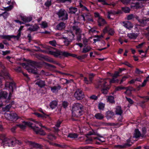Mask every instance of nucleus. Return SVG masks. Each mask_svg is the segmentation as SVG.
I'll use <instances>...</instances> for the list:
<instances>
[{
    "label": "nucleus",
    "mask_w": 149,
    "mask_h": 149,
    "mask_svg": "<svg viewBox=\"0 0 149 149\" xmlns=\"http://www.w3.org/2000/svg\"><path fill=\"white\" fill-rule=\"evenodd\" d=\"M84 113V107L79 103H74L72 107V113L73 116L78 117Z\"/></svg>",
    "instance_id": "f257e3e1"
},
{
    "label": "nucleus",
    "mask_w": 149,
    "mask_h": 149,
    "mask_svg": "<svg viewBox=\"0 0 149 149\" xmlns=\"http://www.w3.org/2000/svg\"><path fill=\"white\" fill-rule=\"evenodd\" d=\"M109 78L101 79L97 83L98 87L102 88L101 91L102 93L106 94L108 93L110 86L107 84L109 81Z\"/></svg>",
    "instance_id": "f03ea898"
},
{
    "label": "nucleus",
    "mask_w": 149,
    "mask_h": 149,
    "mask_svg": "<svg viewBox=\"0 0 149 149\" xmlns=\"http://www.w3.org/2000/svg\"><path fill=\"white\" fill-rule=\"evenodd\" d=\"M24 123L26 125V126L27 125L29 127H31L36 134H39L41 135H44L46 134L45 132L42 129L39 128L36 126H32L33 125L32 123L24 121Z\"/></svg>",
    "instance_id": "7ed1b4c3"
},
{
    "label": "nucleus",
    "mask_w": 149,
    "mask_h": 149,
    "mask_svg": "<svg viewBox=\"0 0 149 149\" xmlns=\"http://www.w3.org/2000/svg\"><path fill=\"white\" fill-rule=\"evenodd\" d=\"M28 62L29 65L31 67V68H27V70L29 72H31L35 74H38L36 68L39 66L38 63L35 61L31 60H29Z\"/></svg>",
    "instance_id": "20e7f679"
},
{
    "label": "nucleus",
    "mask_w": 149,
    "mask_h": 149,
    "mask_svg": "<svg viewBox=\"0 0 149 149\" xmlns=\"http://www.w3.org/2000/svg\"><path fill=\"white\" fill-rule=\"evenodd\" d=\"M15 84L13 82H10L7 81L5 83V87L8 88L11 90V91H10V92L9 93L8 100L6 101V102L7 103H8L9 102V100L10 99L12 95L11 92H13L14 88H15Z\"/></svg>",
    "instance_id": "39448f33"
},
{
    "label": "nucleus",
    "mask_w": 149,
    "mask_h": 149,
    "mask_svg": "<svg viewBox=\"0 0 149 149\" xmlns=\"http://www.w3.org/2000/svg\"><path fill=\"white\" fill-rule=\"evenodd\" d=\"M60 19L64 21L68 19V14L67 12L64 9H61L57 13Z\"/></svg>",
    "instance_id": "423d86ee"
},
{
    "label": "nucleus",
    "mask_w": 149,
    "mask_h": 149,
    "mask_svg": "<svg viewBox=\"0 0 149 149\" xmlns=\"http://www.w3.org/2000/svg\"><path fill=\"white\" fill-rule=\"evenodd\" d=\"M74 96L77 100H80L84 97V95L82 90L78 89L76 90Z\"/></svg>",
    "instance_id": "0eeeda50"
},
{
    "label": "nucleus",
    "mask_w": 149,
    "mask_h": 149,
    "mask_svg": "<svg viewBox=\"0 0 149 149\" xmlns=\"http://www.w3.org/2000/svg\"><path fill=\"white\" fill-rule=\"evenodd\" d=\"M95 74L93 73H91L89 74L88 79L87 78L84 77V81L85 83L87 84H91L93 83V77L95 76Z\"/></svg>",
    "instance_id": "6e6552de"
},
{
    "label": "nucleus",
    "mask_w": 149,
    "mask_h": 149,
    "mask_svg": "<svg viewBox=\"0 0 149 149\" xmlns=\"http://www.w3.org/2000/svg\"><path fill=\"white\" fill-rule=\"evenodd\" d=\"M130 140H129L127 143H125L123 145H116L114 146L115 148H126L131 146L133 144V143L130 142Z\"/></svg>",
    "instance_id": "1a4fd4ad"
},
{
    "label": "nucleus",
    "mask_w": 149,
    "mask_h": 149,
    "mask_svg": "<svg viewBox=\"0 0 149 149\" xmlns=\"http://www.w3.org/2000/svg\"><path fill=\"white\" fill-rule=\"evenodd\" d=\"M51 88V91L53 93H57L58 91L60 90L61 88V86L59 84H57L56 86H54L53 87H49Z\"/></svg>",
    "instance_id": "9d476101"
},
{
    "label": "nucleus",
    "mask_w": 149,
    "mask_h": 149,
    "mask_svg": "<svg viewBox=\"0 0 149 149\" xmlns=\"http://www.w3.org/2000/svg\"><path fill=\"white\" fill-rule=\"evenodd\" d=\"M27 143L29 145L33 147L39 148H42L43 147V146L42 145L31 141H28Z\"/></svg>",
    "instance_id": "9b49d317"
},
{
    "label": "nucleus",
    "mask_w": 149,
    "mask_h": 149,
    "mask_svg": "<svg viewBox=\"0 0 149 149\" xmlns=\"http://www.w3.org/2000/svg\"><path fill=\"white\" fill-rule=\"evenodd\" d=\"M49 53V54L53 55L55 57H59L61 58V50H56L55 51H53L50 50Z\"/></svg>",
    "instance_id": "f8f14e48"
},
{
    "label": "nucleus",
    "mask_w": 149,
    "mask_h": 149,
    "mask_svg": "<svg viewBox=\"0 0 149 149\" xmlns=\"http://www.w3.org/2000/svg\"><path fill=\"white\" fill-rule=\"evenodd\" d=\"M123 26L126 28L130 30L133 27V24L129 21L124 22H123Z\"/></svg>",
    "instance_id": "ddd939ff"
},
{
    "label": "nucleus",
    "mask_w": 149,
    "mask_h": 149,
    "mask_svg": "<svg viewBox=\"0 0 149 149\" xmlns=\"http://www.w3.org/2000/svg\"><path fill=\"white\" fill-rule=\"evenodd\" d=\"M19 17L21 18L22 20L25 22H28L32 20V18L31 17H26L23 16L22 14L19 15Z\"/></svg>",
    "instance_id": "4468645a"
},
{
    "label": "nucleus",
    "mask_w": 149,
    "mask_h": 149,
    "mask_svg": "<svg viewBox=\"0 0 149 149\" xmlns=\"http://www.w3.org/2000/svg\"><path fill=\"white\" fill-rule=\"evenodd\" d=\"M35 84L40 88H42L46 85L45 81L40 79L37 80Z\"/></svg>",
    "instance_id": "2eb2a0df"
},
{
    "label": "nucleus",
    "mask_w": 149,
    "mask_h": 149,
    "mask_svg": "<svg viewBox=\"0 0 149 149\" xmlns=\"http://www.w3.org/2000/svg\"><path fill=\"white\" fill-rule=\"evenodd\" d=\"M72 29L75 31V34H78L82 33V30L77 25H74L72 26Z\"/></svg>",
    "instance_id": "dca6fc26"
},
{
    "label": "nucleus",
    "mask_w": 149,
    "mask_h": 149,
    "mask_svg": "<svg viewBox=\"0 0 149 149\" xmlns=\"http://www.w3.org/2000/svg\"><path fill=\"white\" fill-rule=\"evenodd\" d=\"M15 104L14 101H12L9 104L3 108V110L4 111H8L12 105Z\"/></svg>",
    "instance_id": "f3484780"
},
{
    "label": "nucleus",
    "mask_w": 149,
    "mask_h": 149,
    "mask_svg": "<svg viewBox=\"0 0 149 149\" xmlns=\"http://www.w3.org/2000/svg\"><path fill=\"white\" fill-rule=\"evenodd\" d=\"M106 117L107 119H109L113 117L115 115L114 113L111 111H108L106 112Z\"/></svg>",
    "instance_id": "a211bd4d"
},
{
    "label": "nucleus",
    "mask_w": 149,
    "mask_h": 149,
    "mask_svg": "<svg viewBox=\"0 0 149 149\" xmlns=\"http://www.w3.org/2000/svg\"><path fill=\"white\" fill-rule=\"evenodd\" d=\"M97 21L98 25L99 26H103L107 23L105 20L102 17H99V18H98Z\"/></svg>",
    "instance_id": "6ab92c4d"
},
{
    "label": "nucleus",
    "mask_w": 149,
    "mask_h": 149,
    "mask_svg": "<svg viewBox=\"0 0 149 149\" xmlns=\"http://www.w3.org/2000/svg\"><path fill=\"white\" fill-rule=\"evenodd\" d=\"M65 24L63 22H61L57 25L56 26V29L61 30L64 29L65 28Z\"/></svg>",
    "instance_id": "aec40b11"
},
{
    "label": "nucleus",
    "mask_w": 149,
    "mask_h": 149,
    "mask_svg": "<svg viewBox=\"0 0 149 149\" xmlns=\"http://www.w3.org/2000/svg\"><path fill=\"white\" fill-rule=\"evenodd\" d=\"M115 112L116 114L117 115H122L123 113V111L121 107L120 106H117L115 109Z\"/></svg>",
    "instance_id": "412c9836"
},
{
    "label": "nucleus",
    "mask_w": 149,
    "mask_h": 149,
    "mask_svg": "<svg viewBox=\"0 0 149 149\" xmlns=\"http://www.w3.org/2000/svg\"><path fill=\"white\" fill-rule=\"evenodd\" d=\"M94 117L97 119L102 120L104 118V116L101 113H97L95 114Z\"/></svg>",
    "instance_id": "4be33fe9"
},
{
    "label": "nucleus",
    "mask_w": 149,
    "mask_h": 149,
    "mask_svg": "<svg viewBox=\"0 0 149 149\" xmlns=\"http://www.w3.org/2000/svg\"><path fill=\"white\" fill-rule=\"evenodd\" d=\"M68 34L69 36L67 38L69 39L70 40L72 41L74 39L75 35L72 31H68Z\"/></svg>",
    "instance_id": "5701e85b"
},
{
    "label": "nucleus",
    "mask_w": 149,
    "mask_h": 149,
    "mask_svg": "<svg viewBox=\"0 0 149 149\" xmlns=\"http://www.w3.org/2000/svg\"><path fill=\"white\" fill-rule=\"evenodd\" d=\"M134 137L136 138L141 137V133L137 129H136L135 130L134 133Z\"/></svg>",
    "instance_id": "b1692460"
},
{
    "label": "nucleus",
    "mask_w": 149,
    "mask_h": 149,
    "mask_svg": "<svg viewBox=\"0 0 149 149\" xmlns=\"http://www.w3.org/2000/svg\"><path fill=\"white\" fill-rule=\"evenodd\" d=\"M70 53L68 52L62 51L61 50V58L63 57H68L70 56Z\"/></svg>",
    "instance_id": "393cba45"
},
{
    "label": "nucleus",
    "mask_w": 149,
    "mask_h": 149,
    "mask_svg": "<svg viewBox=\"0 0 149 149\" xmlns=\"http://www.w3.org/2000/svg\"><path fill=\"white\" fill-rule=\"evenodd\" d=\"M119 13L118 12H116L114 11L110 10L107 12L108 16L107 18L109 19H112L111 17V15H115L118 14Z\"/></svg>",
    "instance_id": "a878e982"
},
{
    "label": "nucleus",
    "mask_w": 149,
    "mask_h": 149,
    "mask_svg": "<svg viewBox=\"0 0 149 149\" xmlns=\"http://www.w3.org/2000/svg\"><path fill=\"white\" fill-rule=\"evenodd\" d=\"M2 142L4 143H5L6 144V146H14V141L13 140H3Z\"/></svg>",
    "instance_id": "bb28decb"
},
{
    "label": "nucleus",
    "mask_w": 149,
    "mask_h": 149,
    "mask_svg": "<svg viewBox=\"0 0 149 149\" xmlns=\"http://www.w3.org/2000/svg\"><path fill=\"white\" fill-rule=\"evenodd\" d=\"M8 93L5 91H1L0 92V98L6 99L8 96Z\"/></svg>",
    "instance_id": "cd10ccee"
},
{
    "label": "nucleus",
    "mask_w": 149,
    "mask_h": 149,
    "mask_svg": "<svg viewBox=\"0 0 149 149\" xmlns=\"http://www.w3.org/2000/svg\"><path fill=\"white\" fill-rule=\"evenodd\" d=\"M149 21V18L147 19L146 17H143L141 20L140 21V23L143 25H145L148 24V22Z\"/></svg>",
    "instance_id": "c85d7f7f"
},
{
    "label": "nucleus",
    "mask_w": 149,
    "mask_h": 149,
    "mask_svg": "<svg viewBox=\"0 0 149 149\" xmlns=\"http://www.w3.org/2000/svg\"><path fill=\"white\" fill-rule=\"evenodd\" d=\"M127 36L130 39H135L138 36V35L137 33H128Z\"/></svg>",
    "instance_id": "c756f323"
},
{
    "label": "nucleus",
    "mask_w": 149,
    "mask_h": 149,
    "mask_svg": "<svg viewBox=\"0 0 149 149\" xmlns=\"http://www.w3.org/2000/svg\"><path fill=\"white\" fill-rule=\"evenodd\" d=\"M57 101L56 100H53L50 103V106L52 109H53L57 107Z\"/></svg>",
    "instance_id": "7c9ffc66"
},
{
    "label": "nucleus",
    "mask_w": 149,
    "mask_h": 149,
    "mask_svg": "<svg viewBox=\"0 0 149 149\" xmlns=\"http://www.w3.org/2000/svg\"><path fill=\"white\" fill-rule=\"evenodd\" d=\"M91 49L89 46H85L83 48L81 52L83 53H86L90 51Z\"/></svg>",
    "instance_id": "2f4dec72"
},
{
    "label": "nucleus",
    "mask_w": 149,
    "mask_h": 149,
    "mask_svg": "<svg viewBox=\"0 0 149 149\" xmlns=\"http://www.w3.org/2000/svg\"><path fill=\"white\" fill-rule=\"evenodd\" d=\"M38 28V26L36 24H35L33 26L29 27L28 30L31 31H37Z\"/></svg>",
    "instance_id": "473e14b6"
},
{
    "label": "nucleus",
    "mask_w": 149,
    "mask_h": 149,
    "mask_svg": "<svg viewBox=\"0 0 149 149\" xmlns=\"http://www.w3.org/2000/svg\"><path fill=\"white\" fill-rule=\"evenodd\" d=\"M45 48V47H44ZM46 50H41V52L43 53H45L49 54V52L50 51V50L52 48L51 47H45Z\"/></svg>",
    "instance_id": "72a5a7b5"
},
{
    "label": "nucleus",
    "mask_w": 149,
    "mask_h": 149,
    "mask_svg": "<svg viewBox=\"0 0 149 149\" xmlns=\"http://www.w3.org/2000/svg\"><path fill=\"white\" fill-rule=\"evenodd\" d=\"M11 118H12L11 120H15L18 119V118L17 115L14 112H11Z\"/></svg>",
    "instance_id": "f704fd0d"
},
{
    "label": "nucleus",
    "mask_w": 149,
    "mask_h": 149,
    "mask_svg": "<svg viewBox=\"0 0 149 149\" xmlns=\"http://www.w3.org/2000/svg\"><path fill=\"white\" fill-rule=\"evenodd\" d=\"M78 135L76 133H70L68 134V137L71 139H76Z\"/></svg>",
    "instance_id": "c9c22d12"
},
{
    "label": "nucleus",
    "mask_w": 149,
    "mask_h": 149,
    "mask_svg": "<svg viewBox=\"0 0 149 149\" xmlns=\"http://www.w3.org/2000/svg\"><path fill=\"white\" fill-rule=\"evenodd\" d=\"M69 13L72 14H74L77 11V8L74 7H70L69 8Z\"/></svg>",
    "instance_id": "e433bc0d"
},
{
    "label": "nucleus",
    "mask_w": 149,
    "mask_h": 149,
    "mask_svg": "<svg viewBox=\"0 0 149 149\" xmlns=\"http://www.w3.org/2000/svg\"><path fill=\"white\" fill-rule=\"evenodd\" d=\"M13 4L10 5L8 7H4L3 9H2L3 10H5L6 11H9L11 10L13 8Z\"/></svg>",
    "instance_id": "4c0bfd02"
},
{
    "label": "nucleus",
    "mask_w": 149,
    "mask_h": 149,
    "mask_svg": "<svg viewBox=\"0 0 149 149\" xmlns=\"http://www.w3.org/2000/svg\"><path fill=\"white\" fill-rule=\"evenodd\" d=\"M125 89L126 90V91L124 92V93L127 94H129L130 93L131 91L132 90V87H125Z\"/></svg>",
    "instance_id": "58836bf2"
},
{
    "label": "nucleus",
    "mask_w": 149,
    "mask_h": 149,
    "mask_svg": "<svg viewBox=\"0 0 149 149\" xmlns=\"http://www.w3.org/2000/svg\"><path fill=\"white\" fill-rule=\"evenodd\" d=\"M9 13L6 11H5L3 13L0 14V16H3L4 19H6V18L9 15Z\"/></svg>",
    "instance_id": "ea45409f"
},
{
    "label": "nucleus",
    "mask_w": 149,
    "mask_h": 149,
    "mask_svg": "<svg viewBox=\"0 0 149 149\" xmlns=\"http://www.w3.org/2000/svg\"><path fill=\"white\" fill-rule=\"evenodd\" d=\"M40 25L42 28H45L48 27L47 23L45 21L42 22Z\"/></svg>",
    "instance_id": "a19ab883"
},
{
    "label": "nucleus",
    "mask_w": 149,
    "mask_h": 149,
    "mask_svg": "<svg viewBox=\"0 0 149 149\" xmlns=\"http://www.w3.org/2000/svg\"><path fill=\"white\" fill-rule=\"evenodd\" d=\"M105 104L102 103H99L98 105V109L100 110H103L104 108Z\"/></svg>",
    "instance_id": "79ce46f5"
},
{
    "label": "nucleus",
    "mask_w": 149,
    "mask_h": 149,
    "mask_svg": "<svg viewBox=\"0 0 149 149\" xmlns=\"http://www.w3.org/2000/svg\"><path fill=\"white\" fill-rule=\"evenodd\" d=\"M48 139H56V137L52 134H49L48 135Z\"/></svg>",
    "instance_id": "37998d69"
},
{
    "label": "nucleus",
    "mask_w": 149,
    "mask_h": 149,
    "mask_svg": "<svg viewBox=\"0 0 149 149\" xmlns=\"http://www.w3.org/2000/svg\"><path fill=\"white\" fill-rule=\"evenodd\" d=\"M146 132V128L143 127L142 128V132L141 133V137L142 138H144L145 137V134Z\"/></svg>",
    "instance_id": "c03bdc74"
},
{
    "label": "nucleus",
    "mask_w": 149,
    "mask_h": 149,
    "mask_svg": "<svg viewBox=\"0 0 149 149\" xmlns=\"http://www.w3.org/2000/svg\"><path fill=\"white\" fill-rule=\"evenodd\" d=\"M63 38L65 40L64 42L65 45L66 46L70 44V43L72 41L70 40L69 39L67 38L64 37Z\"/></svg>",
    "instance_id": "a18cd8bd"
},
{
    "label": "nucleus",
    "mask_w": 149,
    "mask_h": 149,
    "mask_svg": "<svg viewBox=\"0 0 149 149\" xmlns=\"http://www.w3.org/2000/svg\"><path fill=\"white\" fill-rule=\"evenodd\" d=\"M1 38L2 39H6L8 40H10L11 38H12V35L9 36L6 35H3L1 36Z\"/></svg>",
    "instance_id": "49530a36"
},
{
    "label": "nucleus",
    "mask_w": 149,
    "mask_h": 149,
    "mask_svg": "<svg viewBox=\"0 0 149 149\" xmlns=\"http://www.w3.org/2000/svg\"><path fill=\"white\" fill-rule=\"evenodd\" d=\"M5 78L9 80H11L12 78L10 77V74L7 72H6L4 74Z\"/></svg>",
    "instance_id": "de8ad7c7"
},
{
    "label": "nucleus",
    "mask_w": 149,
    "mask_h": 149,
    "mask_svg": "<svg viewBox=\"0 0 149 149\" xmlns=\"http://www.w3.org/2000/svg\"><path fill=\"white\" fill-rule=\"evenodd\" d=\"M143 29L144 31L146 30L147 32L146 33H145V34L148 38V40H149V26H148L146 28Z\"/></svg>",
    "instance_id": "09e8293b"
},
{
    "label": "nucleus",
    "mask_w": 149,
    "mask_h": 149,
    "mask_svg": "<svg viewBox=\"0 0 149 149\" xmlns=\"http://www.w3.org/2000/svg\"><path fill=\"white\" fill-rule=\"evenodd\" d=\"M118 80L116 78H115L112 77V79L111 80H110V81H109V82L110 84H111V83H114L118 82Z\"/></svg>",
    "instance_id": "8fccbe9b"
},
{
    "label": "nucleus",
    "mask_w": 149,
    "mask_h": 149,
    "mask_svg": "<svg viewBox=\"0 0 149 149\" xmlns=\"http://www.w3.org/2000/svg\"><path fill=\"white\" fill-rule=\"evenodd\" d=\"M108 101L111 103H113L114 102V97L112 96H109L108 97Z\"/></svg>",
    "instance_id": "3c124183"
},
{
    "label": "nucleus",
    "mask_w": 149,
    "mask_h": 149,
    "mask_svg": "<svg viewBox=\"0 0 149 149\" xmlns=\"http://www.w3.org/2000/svg\"><path fill=\"white\" fill-rule=\"evenodd\" d=\"M17 127H19L22 129H24L26 127V125L24 123V122H23V124H17Z\"/></svg>",
    "instance_id": "603ef678"
},
{
    "label": "nucleus",
    "mask_w": 149,
    "mask_h": 149,
    "mask_svg": "<svg viewBox=\"0 0 149 149\" xmlns=\"http://www.w3.org/2000/svg\"><path fill=\"white\" fill-rule=\"evenodd\" d=\"M21 36V34L20 33H18L17 35L15 36L14 35H12V38H14V39L17 40H19Z\"/></svg>",
    "instance_id": "864d4df0"
},
{
    "label": "nucleus",
    "mask_w": 149,
    "mask_h": 149,
    "mask_svg": "<svg viewBox=\"0 0 149 149\" xmlns=\"http://www.w3.org/2000/svg\"><path fill=\"white\" fill-rule=\"evenodd\" d=\"M11 113H6L5 114V117L7 119L9 120H11L12 119L11 118Z\"/></svg>",
    "instance_id": "5fc2aeb1"
},
{
    "label": "nucleus",
    "mask_w": 149,
    "mask_h": 149,
    "mask_svg": "<svg viewBox=\"0 0 149 149\" xmlns=\"http://www.w3.org/2000/svg\"><path fill=\"white\" fill-rule=\"evenodd\" d=\"M80 8H81V10L82 11L86 10L87 12H88L89 10L88 8L85 6H83L82 4H80V6H79Z\"/></svg>",
    "instance_id": "6e6d98bb"
},
{
    "label": "nucleus",
    "mask_w": 149,
    "mask_h": 149,
    "mask_svg": "<svg viewBox=\"0 0 149 149\" xmlns=\"http://www.w3.org/2000/svg\"><path fill=\"white\" fill-rule=\"evenodd\" d=\"M34 114L36 115L38 117H41V118L45 117V118H46V117L45 116H47V115H46L45 114H44L42 115V114H41L38 113H34Z\"/></svg>",
    "instance_id": "4d7b16f0"
},
{
    "label": "nucleus",
    "mask_w": 149,
    "mask_h": 149,
    "mask_svg": "<svg viewBox=\"0 0 149 149\" xmlns=\"http://www.w3.org/2000/svg\"><path fill=\"white\" fill-rule=\"evenodd\" d=\"M87 56V55L84 54L81 56H77V58L79 60H82L86 57Z\"/></svg>",
    "instance_id": "13d9d810"
},
{
    "label": "nucleus",
    "mask_w": 149,
    "mask_h": 149,
    "mask_svg": "<svg viewBox=\"0 0 149 149\" xmlns=\"http://www.w3.org/2000/svg\"><path fill=\"white\" fill-rule=\"evenodd\" d=\"M108 32L109 34L111 36H113L114 35L115 33V31L113 29H109Z\"/></svg>",
    "instance_id": "bf43d9fd"
},
{
    "label": "nucleus",
    "mask_w": 149,
    "mask_h": 149,
    "mask_svg": "<svg viewBox=\"0 0 149 149\" xmlns=\"http://www.w3.org/2000/svg\"><path fill=\"white\" fill-rule=\"evenodd\" d=\"M76 39L78 41H80L81 38V33L76 34Z\"/></svg>",
    "instance_id": "052dcab7"
},
{
    "label": "nucleus",
    "mask_w": 149,
    "mask_h": 149,
    "mask_svg": "<svg viewBox=\"0 0 149 149\" xmlns=\"http://www.w3.org/2000/svg\"><path fill=\"white\" fill-rule=\"evenodd\" d=\"M76 39L78 41H80L81 38V33L76 34Z\"/></svg>",
    "instance_id": "680f3d73"
},
{
    "label": "nucleus",
    "mask_w": 149,
    "mask_h": 149,
    "mask_svg": "<svg viewBox=\"0 0 149 149\" xmlns=\"http://www.w3.org/2000/svg\"><path fill=\"white\" fill-rule=\"evenodd\" d=\"M49 43L51 45L54 46H56L57 45L56 42L55 40H54L52 41H50L49 42Z\"/></svg>",
    "instance_id": "e2e57ef3"
},
{
    "label": "nucleus",
    "mask_w": 149,
    "mask_h": 149,
    "mask_svg": "<svg viewBox=\"0 0 149 149\" xmlns=\"http://www.w3.org/2000/svg\"><path fill=\"white\" fill-rule=\"evenodd\" d=\"M130 75H127L126 76H124L122 78V79L121 80L120 82V84H121L123 81H125L126 80L130 77Z\"/></svg>",
    "instance_id": "0e129e2a"
},
{
    "label": "nucleus",
    "mask_w": 149,
    "mask_h": 149,
    "mask_svg": "<svg viewBox=\"0 0 149 149\" xmlns=\"http://www.w3.org/2000/svg\"><path fill=\"white\" fill-rule=\"evenodd\" d=\"M123 10L125 13H129L130 10V9L128 7L123 8Z\"/></svg>",
    "instance_id": "69168bd1"
},
{
    "label": "nucleus",
    "mask_w": 149,
    "mask_h": 149,
    "mask_svg": "<svg viewBox=\"0 0 149 149\" xmlns=\"http://www.w3.org/2000/svg\"><path fill=\"white\" fill-rule=\"evenodd\" d=\"M51 4V0H48L45 3V5L47 7H49L50 6Z\"/></svg>",
    "instance_id": "338daca9"
},
{
    "label": "nucleus",
    "mask_w": 149,
    "mask_h": 149,
    "mask_svg": "<svg viewBox=\"0 0 149 149\" xmlns=\"http://www.w3.org/2000/svg\"><path fill=\"white\" fill-rule=\"evenodd\" d=\"M134 18V16L133 14H130L128 15L127 17V19L128 20H131Z\"/></svg>",
    "instance_id": "774afa93"
}]
</instances>
